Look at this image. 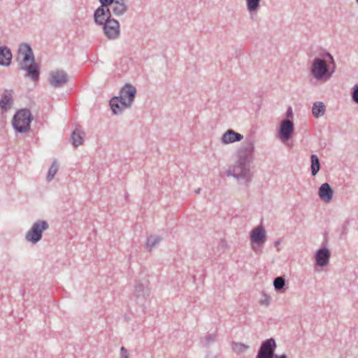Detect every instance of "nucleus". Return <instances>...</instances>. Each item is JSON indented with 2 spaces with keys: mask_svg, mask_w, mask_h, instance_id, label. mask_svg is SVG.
<instances>
[{
  "mask_svg": "<svg viewBox=\"0 0 358 358\" xmlns=\"http://www.w3.org/2000/svg\"><path fill=\"white\" fill-rule=\"evenodd\" d=\"M17 60L21 68L27 72V76L34 81H37L39 77L38 66L34 62V55L29 45L22 44L20 46Z\"/></svg>",
  "mask_w": 358,
  "mask_h": 358,
  "instance_id": "obj_1",
  "label": "nucleus"
},
{
  "mask_svg": "<svg viewBox=\"0 0 358 358\" xmlns=\"http://www.w3.org/2000/svg\"><path fill=\"white\" fill-rule=\"evenodd\" d=\"M136 89L130 85H126L120 91V96L113 98L110 101L112 110L115 114L130 106L134 101Z\"/></svg>",
  "mask_w": 358,
  "mask_h": 358,
  "instance_id": "obj_2",
  "label": "nucleus"
},
{
  "mask_svg": "<svg viewBox=\"0 0 358 358\" xmlns=\"http://www.w3.org/2000/svg\"><path fill=\"white\" fill-rule=\"evenodd\" d=\"M32 117L29 110L22 109L16 113L13 119V126L20 133L27 132L30 129Z\"/></svg>",
  "mask_w": 358,
  "mask_h": 358,
  "instance_id": "obj_3",
  "label": "nucleus"
},
{
  "mask_svg": "<svg viewBox=\"0 0 358 358\" xmlns=\"http://www.w3.org/2000/svg\"><path fill=\"white\" fill-rule=\"evenodd\" d=\"M311 71L315 78L326 80L331 76L334 69L327 66L324 60L317 58L313 61Z\"/></svg>",
  "mask_w": 358,
  "mask_h": 358,
  "instance_id": "obj_4",
  "label": "nucleus"
},
{
  "mask_svg": "<svg viewBox=\"0 0 358 358\" xmlns=\"http://www.w3.org/2000/svg\"><path fill=\"white\" fill-rule=\"evenodd\" d=\"M48 228V224L42 220L35 222L26 234V239L33 243H37L42 237V233Z\"/></svg>",
  "mask_w": 358,
  "mask_h": 358,
  "instance_id": "obj_5",
  "label": "nucleus"
},
{
  "mask_svg": "<svg viewBox=\"0 0 358 358\" xmlns=\"http://www.w3.org/2000/svg\"><path fill=\"white\" fill-rule=\"evenodd\" d=\"M275 347L276 344L273 339L266 341L262 343L257 358H273Z\"/></svg>",
  "mask_w": 358,
  "mask_h": 358,
  "instance_id": "obj_6",
  "label": "nucleus"
},
{
  "mask_svg": "<svg viewBox=\"0 0 358 358\" xmlns=\"http://www.w3.org/2000/svg\"><path fill=\"white\" fill-rule=\"evenodd\" d=\"M294 131V124L292 121L285 120L281 122L279 130V138L283 142L287 141Z\"/></svg>",
  "mask_w": 358,
  "mask_h": 358,
  "instance_id": "obj_7",
  "label": "nucleus"
},
{
  "mask_svg": "<svg viewBox=\"0 0 358 358\" xmlns=\"http://www.w3.org/2000/svg\"><path fill=\"white\" fill-rule=\"evenodd\" d=\"M105 34L109 38H115L120 34V25L117 21L115 20H107L104 24Z\"/></svg>",
  "mask_w": 358,
  "mask_h": 358,
  "instance_id": "obj_8",
  "label": "nucleus"
},
{
  "mask_svg": "<svg viewBox=\"0 0 358 358\" xmlns=\"http://www.w3.org/2000/svg\"><path fill=\"white\" fill-rule=\"evenodd\" d=\"M68 80L67 75L63 71H54L50 73V83L55 87L61 86Z\"/></svg>",
  "mask_w": 358,
  "mask_h": 358,
  "instance_id": "obj_9",
  "label": "nucleus"
},
{
  "mask_svg": "<svg viewBox=\"0 0 358 358\" xmlns=\"http://www.w3.org/2000/svg\"><path fill=\"white\" fill-rule=\"evenodd\" d=\"M110 12L109 8L104 6L99 7L94 13V20L96 23L103 24L107 20H110Z\"/></svg>",
  "mask_w": 358,
  "mask_h": 358,
  "instance_id": "obj_10",
  "label": "nucleus"
},
{
  "mask_svg": "<svg viewBox=\"0 0 358 358\" xmlns=\"http://www.w3.org/2000/svg\"><path fill=\"white\" fill-rule=\"evenodd\" d=\"M252 242L257 243H263L266 240V233L264 228L261 226L255 228L250 234Z\"/></svg>",
  "mask_w": 358,
  "mask_h": 358,
  "instance_id": "obj_11",
  "label": "nucleus"
},
{
  "mask_svg": "<svg viewBox=\"0 0 358 358\" xmlns=\"http://www.w3.org/2000/svg\"><path fill=\"white\" fill-rule=\"evenodd\" d=\"M319 196L322 200L329 203L333 196V190L328 183H323L319 189Z\"/></svg>",
  "mask_w": 358,
  "mask_h": 358,
  "instance_id": "obj_12",
  "label": "nucleus"
},
{
  "mask_svg": "<svg viewBox=\"0 0 358 358\" xmlns=\"http://www.w3.org/2000/svg\"><path fill=\"white\" fill-rule=\"evenodd\" d=\"M243 138V136L241 134L229 129L223 134L222 141L224 144H228L236 141H240Z\"/></svg>",
  "mask_w": 358,
  "mask_h": 358,
  "instance_id": "obj_13",
  "label": "nucleus"
},
{
  "mask_svg": "<svg viewBox=\"0 0 358 358\" xmlns=\"http://www.w3.org/2000/svg\"><path fill=\"white\" fill-rule=\"evenodd\" d=\"M330 253L328 250L321 249L316 254L317 264L320 266H326L329 262Z\"/></svg>",
  "mask_w": 358,
  "mask_h": 358,
  "instance_id": "obj_14",
  "label": "nucleus"
},
{
  "mask_svg": "<svg viewBox=\"0 0 358 358\" xmlns=\"http://www.w3.org/2000/svg\"><path fill=\"white\" fill-rule=\"evenodd\" d=\"M232 174L236 178H242L248 176L249 169L245 163L239 162L232 170Z\"/></svg>",
  "mask_w": 358,
  "mask_h": 358,
  "instance_id": "obj_15",
  "label": "nucleus"
},
{
  "mask_svg": "<svg viewBox=\"0 0 358 358\" xmlns=\"http://www.w3.org/2000/svg\"><path fill=\"white\" fill-rule=\"evenodd\" d=\"M12 54L6 48H0V64L8 66L11 62Z\"/></svg>",
  "mask_w": 358,
  "mask_h": 358,
  "instance_id": "obj_16",
  "label": "nucleus"
},
{
  "mask_svg": "<svg viewBox=\"0 0 358 358\" xmlns=\"http://www.w3.org/2000/svg\"><path fill=\"white\" fill-rule=\"evenodd\" d=\"M12 104H13L12 92L6 91L4 93L1 100L0 101V106L3 109L6 110L8 108H10Z\"/></svg>",
  "mask_w": 358,
  "mask_h": 358,
  "instance_id": "obj_17",
  "label": "nucleus"
},
{
  "mask_svg": "<svg viewBox=\"0 0 358 358\" xmlns=\"http://www.w3.org/2000/svg\"><path fill=\"white\" fill-rule=\"evenodd\" d=\"M83 133L78 129H76L71 136L72 143L74 146L78 147L83 143Z\"/></svg>",
  "mask_w": 358,
  "mask_h": 358,
  "instance_id": "obj_18",
  "label": "nucleus"
},
{
  "mask_svg": "<svg viewBox=\"0 0 358 358\" xmlns=\"http://www.w3.org/2000/svg\"><path fill=\"white\" fill-rule=\"evenodd\" d=\"M313 114L315 117H319L324 115L325 106L322 102H316L313 107Z\"/></svg>",
  "mask_w": 358,
  "mask_h": 358,
  "instance_id": "obj_19",
  "label": "nucleus"
},
{
  "mask_svg": "<svg viewBox=\"0 0 358 358\" xmlns=\"http://www.w3.org/2000/svg\"><path fill=\"white\" fill-rule=\"evenodd\" d=\"M320 168L319 159L315 155L311 156V173L313 176H315Z\"/></svg>",
  "mask_w": 358,
  "mask_h": 358,
  "instance_id": "obj_20",
  "label": "nucleus"
},
{
  "mask_svg": "<svg viewBox=\"0 0 358 358\" xmlns=\"http://www.w3.org/2000/svg\"><path fill=\"white\" fill-rule=\"evenodd\" d=\"M160 241L161 238L159 237L154 236H150L147 241V248L149 249V250H151L152 248L158 244Z\"/></svg>",
  "mask_w": 358,
  "mask_h": 358,
  "instance_id": "obj_21",
  "label": "nucleus"
},
{
  "mask_svg": "<svg viewBox=\"0 0 358 358\" xmlns=\"http://www.w3.org/2000/svg\"><path fill=\"white\" fill-rule=\"evenodd\" d=\"M58 171V165L56 162H53L52 164L51 165L50 168L49 169V171H48V175H47V179L48 180H51L55 175L56 174V173Z\"/></svg>",
  "mask_w": 358,
  "mask_h": 358,
  "instance_id": "obj_22",
  "label": "nucleus"
},
{
  "mask_svg": "<svg viewBox=\"0 0 358 358\" xmlns=\"http://www.w3.org/2000/svg\"><path fill=\"white\" fill-rule=\"evenodd\" d=\"M248 9L250 11L255 10L259 6L260 0H246Z\"/></svg>",
  "mask_w": 358,
  "mask_h": 358,
  "instance_id": "obj_23",
  "label": "nucleus"
},
{
  "mask_svg": "<svg viewBox=\"0 0 358 358\" xmlns=\"http://www.w3.org/2000/svg\"><path fill=\"white\" fill-rule=\"evenodd\" d=\"M273 285L276 289H280L285 285V280L282 277H278L274 280Z\"/></svg>",
  "mask_w": 358,
  "mask_h": 358,
  "instance_id": "obj_24",
  "label": "nucleus"
},
{
  "mask_svg": "<svg viewBox=\"0 0 358 358\" xmlns=\"http://www.w3.org/2000/svg\"><path fill=\"white\" fill-rule=\"evenodd\" d=\"M124 10V8L122 4H119L117 2L116 3V6L113 9V11L116 14H122Z\"/></svg>",
  "mask_w": 358,
  "mask_h": 358,
  "instance_id": "obj_25",
  "label": "nucleus"
},
{
  "mask_svg": "<svg viewBox=\"0 0 358 358\" xmlns=\"http://www.w3.org/2000/svg\"><path fill=\"white\" fill-rule=\"evenodd\" d=\"M114 0H99L100 3H101V6H108L109 5L112 4Z\"/></svg>",
  "mask_w": 358,
  "mask_h": 358,
  "instance_id": "obj_26",
  "label": "nucleus"
},
{
  "mask_svg": "<svg viewBox=\"0 0 358 358\" xmlns=\"http://www.w3.org/2000/svg\"><path fill=\"white\" fill-rule=\"evenodd\" d=\"M352 97L354 101L358 103V87L354 90Z\"/></svg>",
  "mask_w": 358,
  "mask_h": 358,
  "instance_id": "obj_27",
  "label": "nucleus"
},
{
  "mask_svg": "<svg viewBox=\"0 0 358 358\" xmlns=\"http://www.w3.org/2000/svg\"><path fill=\"white\" fill-rule=\"evenodd\" d=\"M121 358H128L127 351L124 347L121 348Z\"/></svg>",
  "mask_w": 358,
  "mask_h": 358,
  "instance_id": "obj_28",
  "label": "nucleus"
},
{
  "mask_svg": "<svg viewBox=\"0 0 358 358\" xmlns=\"http://www.w3.org/2000/svg\"><path fill=\"white\" fill-rule=\"evenodd\" d=\"M275 358H287V357L285 355H280V356H275Z\"/></svg>",
  "mask_w": 358,
  "mask_h": 358,
  "instance_id": "obj_29",
  "label": "nucleus"
},
{
  "mask_svg": "<svg viewBox=\"0 0 358 358\" xmlns=\"http://www.w3.org/2000/svg\"><path fill=\"white\" fill-rule=\"evenodd\" d=\"M328 57H329V59L331 60V62H333V58L330 55H328Z\"/></svg>",
  "mask_w": 358,
  "mask_h": 358,
  "instance_id": "obj_30",
  "label": "nucleus"
},
{
  "mask_svg": "<svg viewBox=\"0 0 358 358\" xmlns=\"http://www.w3.org/2000/svg\"><path fill=\"white\" fill-rule=\"evenodd\" d=\"M238 347H239V345H236V348H238ZM242 348V346L240 345V348Z\"/></svg>",
  "mask_w": 358,
  "mask_h": 358,
  "instance_id": "obj_31",
  "label": "nucleus"
},
{
  "mask_svg": "<svg viewBox=\"0 0 358 358\" xmlns=\"http://www.w3.org/2000/svg\"><path fill=\"white\" fill-rule=\"evenodd\" d=\"M357 2H358V0H357Z\"/></svg>",
  "mask_w": 358,
  "mask_h": 358,
  "instance_id": "obj_32",
  "label": "nucleus"
}]
</instances>
